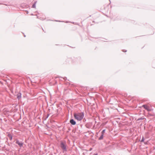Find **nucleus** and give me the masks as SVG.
<instances>
[{"label":"nucleus","mask_w":155,"mask_h":155,"mask_svg":"<svg viewBox=\"0 0 155 155\" xmlns=\"http://www.w3.org/2000/svg\"><path fill=\"white\" fill-rule=\"evenodd\" d=\"M144 140V138L143 137H142L141 140H140L141 142H143Z\"/></svg>","instance_id":"10"},{"label":"nucleus","mask_w":155,"mask_h":155,"mask_svg":"<svg viewBox=\"0 0 155 155\" xmlns=\"http://www.w3.org/2000/svg\"><path fill=\"white\" fill-rule=\"evenodd\" d=\"M123 52H126L127 51V50H123Z\"/></svg>","instance_id":"13"},{"label":"nucleus","mask_w":155,"mask_h":155,"mask_svg":"<svg viewBox=\"0 0 155 155\" xmlns=\"http://www.w3.org/2000/svg\"><path fill=\"white\" fill-rule=\"evenodd\" d=\"M104 135V134H102L101 133V136L99 137V140H102L103 139V138Z\"/></svg>","instance_id":"7"},{"label":"nucleus","mask_w":155,"mask_h":155,"mask_svg":"<svg viewBox=\"0 0 155 155\" xmlns=\"http://www.w3.org/2000/svg\"><path fill=\"white\" fill-rule=\"evenodd\" d=\"M74 116L75 119L78 121H80L82 120L84 117V113L82 112L74 113Z\"/></svg>","instance_id":"1"},{"label":"nucleus","mask_w":155,"mask_h":155,"mask_svg":"<svg viewBox=\"0 0 155 155\" xmlns=\"http://www.w3.org/2000/svg\"><path fill=\"white\" fill-rule=\"evenodd\" d=\"M8 137H9V138H10V139L11 140H12V135L10 134H8Z\"/></svg>","instance_id":"8"},{"label":"nucleus","mask_w":155,"mask_h":155,"mask_svg":"<svg viewBox=\"0 0 155 155\" xmlns=\"http://www.w3.org/2000/svg\"><path fill=\"white\" fill-rule=\"evenodd\" d=\"M59 78H62V77H59Z\"/></svg>","instance_id":"17"},{"label":"nucleus","mask_w":155,"mask_h":155,"mask_svg":"<svg viewBox=\"0 0 155 155\" xmlns=\"http://www.w3.org/2000/svg\"><path fill=\"white\" fill-rule=\"evenodd\" d=\"M24 37H25V35H24Z\"/></svg>","instance_id":"18"},{"label":"nucleus","mask_w":155,"mask_h":155,"mask_svg":"<svg viewBox=\"0 0 155 155\" xmlns=\"http://www.w3.org/2000/svg\"><path fill=\"white\" fill-rule=\"evenodd\" d=\"M105 129H104L101 132V133L102 134H104V133H105Z\"/></svg>","instance_id":"11"},{"label":"nucleus","mask_w":155,"mask_h":155,"mask_svg":"<svg viewBox=\"0 0 155 155\" xmlns=\"http://www.w3.org/2000/svg\"><path fill=\"white\" fill-rule=\"evenodd\" d=\"M15 143L18 144L19 146L20 147H21L23 146V143L22 142H20L18 140H16Z\"/></svg>","instance_id":"3"},{"label":"nucleus","mask_w":155,"mask_h":155,"mask_svg":"<svg viewBox=\"0 0 155 155\" xmlns=\"http://www.w3.org/2000/svg\"><path fill=\"white\" fill-rule=\"evenodd\" d=\"M49 116V114H48L46 117V118H47Z\"/></svg>","instance_id":"15"},{"label":"nucleus","mask_w":155,"mask_h":155,"mask_svg":"<svg viewBox=\"0 0 155 155\" xmlns=\"http://www.w3.org/2000/svg\"><path fill=\"white\" fill-rule=\"evenodd\" d=\"M60 147L63 150V152H66L67 151V145L65 141H61L60 143Z\"/></svg>","instance_id":"2"},{"label":"nucleus","mask_w":155,"mask_h":155,"mask_svg":"<svg viewBox=\"0 0 155 155\" xmlns=\"http://www.w3.org/2000/svg\"><path fill=\"white\" fill-rule=\"evenodd\" d=\"M70 122L72 125H75L76 124V121L73 119H71L70 120Z\"/></svg>","instance_id":"4"},{"label":"nucleus","mask_w":155,"mask_h":155,"mask_svg":"<svg viewBox=\"0 0 155 155\" xmlns=\"http://www.w3.org/2000/svg\"><path fill=\"white\" fill-rule=\"evenodd\" d=\"M21 94L20 93H19L17 94V98L18 100L21 98Z\"/></svg>","instance_id":"6"},{"label":"nucleus","mask_w":155,"mask_h":155,"mask_svg":"<svg viewBox=\"0 0 155 155\" xmlns=\"http://www.w3.org/2000/svg\"><path fill=\"white\" fill-rule=\"evenodd\" d=\"M63 79L64 80H66L67 79V78L66 77H64L63 78Z\"/></svg>","instance_id":"14"},{"label":"nucleus","mask_w":155,"mask_h":155,"mask_svg":"<svg viewBox=\"0 0 155 155\" xmlns=\"http://www.w3.org/2000/svg\"><path fill=\"white\" fill-rule=\"evenodd\" d=\"M143 118H142V117L140 118H139L137 120H142L143 119Z\"/></svg>","instance_id":"12"},{"label":"nucleus","mask_w":155,"mask_h":155,"mask_svg":"<svg viewBox=\"0 0 155 155\" xmlns=\"http://www.w3.org/2000/svg\"><path fill=\"white\" fill-rule=\"evenodd\" d=\"M94 155H97V153H96V154H94Z\"/></svg>","instance_id":"16"},{"label":"nucleus","mask_w":155,"mask_h":155,"mask_svg":"<svg viewBox=\"0 0 155 155\" xmlns=\"http://www.w3.org/2000/svg\"><path fill=\"white\" fill-rule=\"evenodd\" d=\"M36 2H37L36 1L35 2L34 4L32 5V8H35V7H36L35 4H36Z\"/></svg>","instance_id":"9"},{"label":"nucleus","mask_w":155,"mask_h":155,"mask_svg":"<svg viewBox=\"0 0 155 155\" xmlns=\"http://www.w3.org/2000/svg\"><path fill=\"white\" fill-rule=\"evenodd\" d=\"M142 107H143L145 109L147 110L148 111H150L151 110L150 108L146 105H143L142 106Z\"/></svg>","instance_id":"5"}]
</instances>
